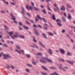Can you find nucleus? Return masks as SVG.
I'll return each mask as SVG.
<instances>
[{
  "mask_svg": "<svg viewBox=\"0 0 75 75\" xmlns=\"http://www.w3.org/2000/svg\"><path fill=\"white\" fill-rule=\"evenodd\" d=\"M36 17L37 18H38L39 19H40V20H41V17H40V16H39V15H37Z\"/></svg>",
  "mask_w": 75,
  "mask_h": 75,
  "instance_id": "6ab92c4d",
  "label": "nucleus"
},
{
  "mask_svg": "<svg viewBox=\"0 0 75 75\" xmlns=\"http://www.w3.org/2000/svg\"><path fill=\"white\" fill-rule=\"evenodd\" d=\"M59 51L62 54H64L65 53V50L62 49H59Z\"/></svg>",
  "mask_w": 75,
  "mask_h": 75,
  "instance_id": "39448f33",
  "label": "nucleus"
},
{
  "mask_svg": "<svg viewBox=\"0 0 75 75\" xmlns=\"http://www.w3.org/2000/svg\"><path fill=\"white\" fill-rule=\"evenodd\" d=\"M52 19H53V20H55L56 19L54 15H53L52 16Z\"/></svg>",
  "mask_w": 75,
  "mask_h": 75,
  "instance_id": "b1692460",
  "label": "nucleus"
},
{
  "mask_svg": "<svg viewBox=\"0 0 75 75\" xmlns=\"http://www.w3.org/2000/svg\"><path fill=\"white\" fill-rule=\"evenodd\" d=\"M20 51L21 52H22V53H23V54H24V50H20Z\"/></svg>",
  "mask_w": 75,
  "mask_h": 75,
  "instance_id": "37998d69",
  "label": "nucleus"
},
{
  "mask_svg": "<svg viewBox=\"0 0 75 75\" xmlns=\"http://www.w3.org/2000/svg\"><path fill=\"white\" fill-rule=\"evenodd\" d=\"M60 61H62V62H64L65 61H64V59H61V58L60 59Z\"/></svg>",
  "mask_w": 75,
  "mask_h": 75,
  "instance_id": "49530a36",
  "label": "nucleus"
},
{
  "mask_svg": "<svg viewBox=\"0 0 75 75\" xmlns=\"http://www.w3.org/2000/svg\"><path fill=\"white\" fill-rule=\"evenodd\" d=\"M37 55H38L41 56V55H42V54L41 53H37Z\"/></svg>",
  "mask_w": 75,
  "mask_h": 75,
  "instance_id": "4c0bfd02",
  "label": "nucleus"
},
{
  "mask_svg": "<svg viewBox=\"0 0 75 75\" xmlns=\"http://www.w3.org/2000/svg\"><path fill=\"white\" fill-rule=\"evenodd\" d=\"M12 20H14H14H15V19H16L15 18H13V17H12L11 18Z\"/></svg>",
  "mask_w": 75,
  "mask_h": 75,
  "instance_id": "6e6d98bb",
  "label": "nucleus"
},
{
  "mask_svg": "<svg viewBox=\"0 0 75 75\" xmlns=\"http://www.w3.org/2000/svg\"><path fill=\"white\" fill-rule=\"evenodd\" d=\"M16 47L17 49H18V50H20V47L16 45Z\"/></svg>",
  "mask_w": 75,
  "mask_h": 75,
  "instance_id": "cd10ccee",
  "label": "nucleus"
},
{
  "mask_svg": "<svg viewBox=\"0 0 75 75\" xmlns=\"http://www.w3.org/2000/svg\"><path fill=\"white\" fill-rule=\"evenodd\" d=\"M37 27H39V28H42V27H41V26L40 25H37Z\"/></svg>",
  "mask_w": 75,
  "mask_h": 75,
  "instance_id": "bb28decb",
  "label": "nucleus"
},
{
  "mask_svg": "<svg viewBox=\"0 0 75 75\" xmlns=\"http://www.w3.org/2000/svg\"><path fill=\"white\" fill-rule=\"evenodd\" d=\"M1 13H5V11H1Z\"/></svg>",
  "mask_w": 75,
  "mask_h": 75,
  "instance_id": "864d4df0",
  "label": "nucleus"
},
{
  "mask_svg": "<svg viewBox=\"0 0 75 75\" xmlns=\"http://www.w3.org/2000/svg\"><path fill=\"white\" fill-rule=\"evenodd\" d=\"M7 34L10 35V37H11V38H12L13 39H14V38L12 36V35L13 34V32H7Z\"/></svg>",
  "mask_w": 75,
  "mask_h": 75,
  "instance_id": "7ed1b4c3",
  "label": "nucleus"
},
{
  "mask_svg": "<svg viewBox=\"0 0 75 75\" xmlns=\"http://www.w3.org/2000/svg\"><path fill=\"white\" fill-rule=\"evenodd\" d=\"M10 15L11 16V17H14L13 15V13H11V14H10Z\"/></svg>",
  "mask_w": 75,
  "mask_h": 75,
  "instance_id": "8fccbe9b",
  "label": "nucleus"
},
{
  "mask_svg": "<svg viewBox=\"0 0 75 75\" xmlns=\"http://www.w3.org/2000/svg\"><path fill=\"white\" fill-rule=\"evenodd\" d=\"M1 41L2 42H4V40L3 39H2L1 40Z\"/></svg>",
  "mask_w": 75,
  "mask_h": 75,
  "instance_id": "4d7b16f0",
  "label": "nucleus"
},
{
  "mask_svg": "<svg viewBox=\"0 0 75 75\" xmlns=\"http://www.w3.org/2000/svg\"><path fill=\"white\" fill-rule=\"evenodd\" d=\"M61 10H65V8L64 7V6H62V7L61 8Z\"/></svg>",
  "mask_w": 75,
  "mask_h": 75,
  "instance_id": "dca6fc26",
  "label": "nucleus"
},
{
  "mask_svg": "<svg viewBox=\"0 0 75 75\" xmlns=\"http://www.w3.org/2000/svg\"><path fill=\"white\" fill-rule=\"evenodd\" d=\"M42 12H43V13H44V14H45L46 12H45V10H44L42 11Z\"/></svg>",
  "mask_w": 75,
  "mask_h": 75,
  "instance_id": "603ef678",
  "label": "nucleus"
},
{
  "mask_svg": "<svg viewBox=\"0 0 75 75\" xmlns=\"http://www.w3.org/2000/svg\"><path fill=\"white\" fill-rule=\"evenodd\" d=\"M42 34L44 38H47V36H46L45 34L44 33Z\"/></svg>",
  "mask_w": 75,
  "mask_h": 75,
  "instance_id": "5701e85b",
  "label": "nucleus"
},
{
  "mask_svg": "<svg viewBox=\"0 0 75 75\" xmlns=\"http://www.w3.org/2000/svg\"><path fill=\"white\" fill-rule=\"evenodd\" d=\"M42 59H45V60H40V62L42 63H46L47 61V62H52V61H51V60L45 57H42Z\"/></svg>",
  "mask_w": 75,
  "mask_h": 75,
  "instance_id": "f257e3e1",
  "label": "nucleus"
},
{
  "mask_svg": "<svg viewBox=\"0 0 75 75\" xmlns=\"http://www.w3.org/2000/svg\"><path fill=\"white\" fill-rule=\"evenodd\" d=\"M10 68H11V69H14V67L13 66H11L10 67Z\"/></svg>",
  "mask_w": 75,
  "mask_h": 75,
  "instance_id": "72a5a7b5",
  "label": "nucleus"
},
{
  "mask_svg": "<svg viewBox=\"0 0 75 75\" xmlns=\"http://www.w3.org/2000/svg\"><path fill=\"white\" fill-rule=\"evenodd\" d=\"M41 19L43 20V21L44 22H45V23H46V20H45V19L43 18H41Z\"/></svg>",
  "mask_w": 75,
  "mask_h": 75,
  "instance_id": "4be33fe9",
  "label": "nucleus"
},
{
  "mask_svg": "<svg viewBox=\"0 0 75 75\" xmlns=\"http://www.w3.org/2000/svg\"><path fill=\"white\" fill-rule=\"evenodd\" d=\"M65 30H63L62 31V33H64L65 32Z\"/></svg>",
  "mask_w": 75,
  "mask_h": 75,
  "instance_id": "69168bd1",
  "label": "nucleus"
},
{
  "mask_svg": "<svg viewBox=\"0 0 75 75\" xmlns=\"http://www.w3.org/2000/svg\"><path fill=\"white\" fill-rule=\"evenodd\" d=\"M66 6H67V7L68 8H72V6H71L70 5L68 4H66Z\"/></svg>",
  "mask_w": 75,
  "mask_h": 75,
  "instance_id": "2eb2a0df",
  "label": "nucleus"
},
{
  "mask_svg": "<svg viewBox=\"0 0 75 75\" xmlns=\"http://www.w3.org/2000/svg\"><path fill=\"white\" fill-rule=\"evenodd\" d=\"M56 21L57 22V24L59 26H61L62 25V24L60 23H61V20L59 19H57L56 20Z\"/></svg>",
  "mask_w": 75,
  "mask_h": 75,
  "instance_id": "20e7f679",
  "label": "nucleus"
},
{
  "mask_svg": "<svg viewBox=\"0 0 75 75\" xmlns=\"http://www.w3.org/2000/svg\"><path fill=\"white\" fill-rule=\"evenodd\" d=\"M3 46L5 47H8V46H7V45L6 44H3Z\"/></svg>",
  "mask_w": 75,
  "mask_h": 75,
  "instance_id": "2f4dec72",
  "label": "nucleus"
},
{
  "mask_svg": "<svg viewBox=\"0 0 75 75\" xmlns=\"http://www.w3.org/2000/svg\"><path fill=\"white\" fill-rule=\"evenodd\" d=\"M23 27L25 29H26L27 30H28V27L25 26H23Z\"/></svg>",
  "mask_w": 75,
  "mask_h": 75,
  "instance_id": "a878e982",
  "label": "nucleus"
},
{
  "mask_svg": "<svg viewBox=\"0 0 75 75\" xmlns=\"http://www.w3.org/2000/svg\"><path fill=\"white\" fill-rule=\"evenodd\" d=\"M35 18H36L35 19V22H37V21H38V19L37 18L35 17Z\"/></svg>",
  "mask_w": 75,
  "mask_h": 75,
  "instance_id": "a18cd8bd",
  "label": "nucleus"
},
{
  "mask_svg": "<svg viewBox=\"0 0 75 75\" xmlns=\"http://www.w3.org/2000/svg\"><path fill=\"white\" fill-rule=\"evenodd\" d=\"M26 55L27 57V58H30V55L28 54H26Z\"/></svg>",
  "mask_w": 75,
  "mask_h": 75,
  "instance_id": "7c9ffc66",
  "label": "nucleus"
},
{
  "mask_svg": "<svg viewBox=\"0 0 75 75\" xmlns=\"http://www.w3.org/2000/svg\"><path fill=\"white\" fill-rule=\"evenodd\" d=\"M64 15L65 17H67V15L66 14V13H64Z\"/></svg>",
  "mask_w": 75,
  "mask_h": 75,
  "instance_id": "e2e57ef3",
  "label": "nucleus"
},
{
  "mask_svg": "<svg viewBox=\"0 0 75 75\" xmlns=\"http://www.w3.org/2000/svg\"><path fill=\"white\" fill-rule=\"evenodd\" d=\"M49 35H51L52 36V35H53V34L52 33L49 32Z\"/></svg>",
  "mask_w": 75,
  "mask_h": 75,
  "instance_id": "c9c22d12",
  "label": "nucleus"
},
{
  "mask_svg": "<svg viewBox=\"0 0 75 75\" xmlns=\"http://www.w3.org/2000/svg\"><path fill=\"white\" fill-rule=\"evenodd\" d=\"M67 55H71V53L68 52L67 53Z\"/></svg>",
  "mask_w": 75,
  "mask_h": 75,
  "instance_id": "79ce46f5",
  "label": "nucleus"
},
{
  "mask_svg": "<svg viewBox=\"0 0 75 75\" xmlns=\"http://www.w3.org/2000/svg\"><path fill=\"white\" fill-rule=\"evenodd\" d=\"M18 23L19 25H22V23L21 22H19Z\"/></svg>",
  "mask_w": 75,
  "mask_h": 75,
  "instance_id": "c03bdc74",
  "label": "nucleus"
},
{
  "mask_svg": "<svg viewBox=\"0 0 75 75\" xmlns=\"http://www.w3.org/2000/svg\"><path fill=\"white\" fill-rule=\"evenodd\" d=\"M33 26L34 27H37V26H36V25L35 24L33 25Z\"/></svg>",
  "mask_w": 75,
  "mask_h": 75,
  "instance_id": "0e129e2a",
  "label": "nucleus"
},
{
  "mask_svg": "<svg viewBox=\"0 0 75 75\" xmlns=\"http://www.w3.org/2000/svg\"><path fill=\"white\" fill-rule=\"evenodd\" d=\"M25 70L27 72H30V70L28 69H25Z\"/></svg>",
  "mask_w": 75,
  "mask_h": 75,
  "instance_id": "3c124183",
  "label": "nucleus"
},
{
  "mask_svg": "<svg viewBox=\"0 0 75 75\" xmlns=\"http://www.w3.org/2000/svg\"><path fill=\"white\" fill-rule=\"evenodd\" d=\"M6 67L7 68H8H8H10V66H9V65H8V64H7L6 65Z\"/></svg>",
  "mask_w": 75,
  "mask_h": 75,
  "instance_id": "473e14b6",
  "label": "nucleus"
},
{
  "mask_svg": "<svg viewBox=\"0 0 75 75\" xmlns=\"http://www.w3.org/2000/svg\"><path fill=\"white\" fill-rule=\"evenodd\" d=\"M26 65L28 66V67H33L32 65L30 64H27Z\"/></svg>",
  "mask_w": 75,
  "mask_h": 75,
  "instance_id": "412c9836",
  "label": "nucleus"
},
{
  "mask_svg": "<svg viewBox=\"0 0 75 75\" xmlns=\"http://www.w3.org/2000/svg\"><path fill=\"white\" fill-rule=\"evenodd\" d=\"M35 47H36V48H38V46H37V45H35Z\"/></svg>",
  "mask_w": 75,
  "mask_h": 75,
  "instance_id": "680f3d73",
  "label": "nucleus"
},
{
  "mask_svg": "<svg viewBox=\"0 0 75 75\" xmlns=\"http://www.w3.org/2000/svg\"><path fill=\"white\" fill-rule=\"evenodd\" d=\"M21 8L22 10L21 11V14L22 15H24V9L23 7H21Z\"/></svg>",
  "mask_w": 75,
  "mask_h": 75,
  "instance_id": "423d86ee",
  "label": "nucleus"
},
{
  "mask_svg": "<svg viewBox=\"0 0 75 75\" xmlns=\"http://www.w3.org/2000/svg\"><path fill=\"white\" fill-rule=\"evenodd\" d=\"M4 28L6 30H8V28L5 26V25H4Z\"/></svg>",
  "mask_w": 75,
  "mask_h": 75,
  "instance_id": "f704fd0d",
  "label": "nucleus"
},
{
  "mask_svg": "<svg viewBox=\"0 0 75 75\" xmlns=\"http://www.w3.org/2000/svg\"><path fill=\"white\" fill-rule=\"evenodd\" d=\"M26 8L28 10H29V7L28 5H27V6H26Z\"/></svg>",
  "mask_w": 75,
  "mask_h": 75,
  "instance_id": "09e8293b",
  "label": "nucleus"
},
{
  "mask_svg": "<svg viewBox=\"0 0 75 75\" xmlns=\"http://www.w3.org/2000/svg\"><path fill=\"white\" fill-rule=\"evenodd\" d=\"M70 41L71 42H74V40L72 39H70Z\"/></svg>",
  "mask_w": 75,
  "mask_h": 75,
  "instance_id": "13d9d810",
  "label": "nucleus"
},
{
  "mask_svg": "<svg viewBox=\"0 0 75 75\" xmlns=\"http://www.w3.org/2000/svg\"><path fill=\"white\" fill-rule=\"evenodd\" d=\"M29 8H30L31 10H33V9L31 7V6H29Z\"/></svg>",
  "mask_w": 75,
  "mask_h": 75,
  "instance_id": "5fc2aeb1",
  "label": "nucleus"
},
{
  "mask_svg": "<svg viewBox=\"0 0 75 75\" xmlns=\"http://www.w3.org/2000/svg\"><path fill=\"white\" fill-rule=\"evenodd\" d=\"M15 51H16V52H18V53H19L20 54H21V53L20 52L17 50V49H16L15 50Z\"/></svg>",
  "mask_w": 75,
  "mask_h": 75,
  "instance_id": "e433bc0d",
  "label": "nucleus"
},
{
  "mask_svg": "<svg viewBox=\"0 0 75 75\" xmlns=\"http://www.w3.org/2000/svg\"><path fill=\"white\" fill-rule=\"evenodd\" d=\"M68 18L70 20L71 19V15L69 13H68Z\"/></svg>",
  "mask_w": 75,
  "mask_h": 75,
  "instance_id": "ddd939ff",
  "label": "nucleus"
},
{
  "mask_svg": "<svg viewBox=\"0 0 75 75\" xmlns=\"http://www.w3.org/2000/svg\"><path fill=\"white\" fill-rule=\"evenodd\" d=\"M34 32L36 35H38V31L37 29H34Z\"/></svg>",
  "mask_w": 75,
  "mask_h": 75,
  "instance_id": "0eeeda50",
  "label": "nucleus"
},
{
  "mask_svg": "<svg viewBox=\"0 0 75 75\" xmlns=\"http://www.w3.org/2000/svg\"><path fill=\"white\" fill-rule=\"evenodd\" d=\"M19 37H20V38H24V36L22 35H20L19 36Z\"/></svg>",
  "mask_w": 75,
  "mask_h": 75,
  "instance_id": "393cba45",
  "label": "nucleus"
},
{
  "mask_svg": "<svg viewBox=\"0 0 75 75\" xmlns=\"http://www.w3.org/2000/svg\"><path fill=\"white\" fill-rule=\"evenodd\" d=\"M3 55L4 56V59H6L8 58H10V55L8 54H3Z\"/></svg>",
  "mask_w": 75,
  "mask_h": 75,
  "instance_id": "f03ea898",
  "label": "nucleus"
},
{
  "mask_svg": "<svg viewBox=\"0 0 75 75\" xmlns=\"http://www.w3.org/2000/svg\"><path fill=\"white\" fill-rule=\"evenodd\" d=\"M32 63L33 64L35 65H37L36 63L34 62V59H32Z\"/></svg>",
  "mask_w": 75,
  "mask_h": 75,
  "instance_id": "9b49d317",
  "label": "nucleus"
},
{
  "mask_svg": "<svg viewBox=\"0 0 75 75\" xmlns=\"http://www.w3.org/2000/svg\"><path fill=\"white\" fill-rule=\"evenodd\" d=\"M50 69H55V68L54 67H50Z\"/></svg>",
  "mask_w": 75,
  "mask_h": 75,
  "instance_id": "052dcab7",
  "label": "nucleus"
},
{
  "mask_svg": "<svg viewBox=\"0 0 75 75\" xmlns=\"http://www.w3.org/2000/svg\"><path fill=\"white\" fill-rule=\"evenodd\" d=\"M13 35L16 38H17L18 37V33H15V35Z\"/></svg>",
  "mask_w": 75,
  "mask_h": 75,
  "instance_id": "9d476101",
  "label": "nucleus"
},
{
  "mask_svg": "<svg viewBox=\"0 0 75 75\" xmlns=\"http://www.w3.org/2000/svg\"><path fill=\"white\" fill-rule=\"evenodd\" d=\"M43 27H44V29L45 30H47V27L45 26H44Z\"/></svg>",
  "mask_w": 75,
  "mask_h": 75,
  "instance_id": "ea45409f",
  "label": "nucleus"
},
{
  "mask_svg": "<svg viewBox=\"0 0 75 75\" xmlns=\"http://www.w3.org/2000/svg\"><path fill=\"white\" fill-rule=\"evenodd\" d=\"M73 28H74V29H75V30H74V32H75V27L73 26Z\"/></svg>",
  "mask_w": 75,
  "mask_h": 75,
  "instance_id": "774afa93",
  "label": "nucleus"
},
{
  "mask_svg": "<svg viewBox=\"0 0 75 75\" xmlns=\"http://www.w3.org/2000/svg\"><path fill=\"white\" fill-rule=\"evenodd\" d=\"M66 61H67V62H69V63L70 64H73V63H74L73 62H72L68 60H66Z\"/></svg>",
  "mask_w": 75,
  "mask_h": 75,
  "instance_id": "f8f14e48",
  "label": "nucleus"
},
{
  "mask_svg": "<svg viewBox=\"0 0 75 75\" xmlns=\"http://www.w3.org/2000/svg\"><path fill=\"white\" fill-rule=\"evenodd\" d=\"M31 4L32 5V6H34V3L32 1L31 2H30Z\"/></svg>",
  "mask_w": 75,
  "mask_h": 75,
  "instance_id": "58836bf2",
  "label": "nucleus"
},
{
  "mask_svg": "<svg viewBox=\"0 0 75 75\" xmlns=\"http://www.w3.org/2000/svg\"><path fill=\"white\" fill-rule=\"evenodd\" d=\"M41 74H42V75H48V74H47L41 72Z\"/></svg>",
  "mask_w": 75,
  "mask_h": 75,
  "instance_id": "c85d7f7f",
  "label": "nucleus"
},
{
  "mask_svg": "<svg viewBox=\"0 0 75 75\" xmlns=\"http://www.w3.org/2000/svg\"><path fill=\"white\" fill-rule=\"evenodd\" d=\"M62 65L61 64L59 65V69H62Z\"/></svg>",
  "mask_w": 75,
  "mask_h": 75,
  "instance_id": "c756f323",
  "label": "nucleus"
},
{
  "mask_svg": "<svg viewBox=\"0 0 75 75\" xmlns=\"http://www.w3.org/2000/svg\"><path fill=\"white\" fill-rule=\"evenodd\" d=\"M39 43L40 44V45H41V47H43V48H44V47H45V46L43 45L42 43H41V42H39Z\"/></svg>",
  "mask_w": 75,
  "mask_h": 75,
  "instance_id": "1a4fd4ad",
  "label": "nucleus"
},
{
  "mask_svg": "<svg viewBox=\"0 0 75 75\" xmlns=\"http://www.w3.org/2000/svg\"><path fill=\"white\" fill-rule=\"evenodd\" d=\"M33 9L35 11H38V10H39V9L36 7H33Z\"/></svg>",
  "mask_w": 75,
  "mask_h": 75,
  "instance_id": "a211bd4d",
  "label": "nucleus"
},
{
  "mask_svg": "<svg viewBox=\"0 0 75 75\" xmlns=\"http://www.w3.org/2000/svg\"><path fill=\"white\" fill-rule=\"evenodd\" d=\"M47 9L48 10H50V11H52V10H51V8H50L49 7L47 6Z\"/></svg>",
  "mask_w": 75,
  "mask_h": 75,
  "instance_id": "de8ad7c7",
  "label": "nucleus"
},
{
  "mask_svg": "<svg viewBox=\"0 0 75 75\" xmlns=\"http://www.w3.org/2000/svg\"><path fill=\"white\" fill-rule=\"evenodd\" d=\"M62 21L64 22H65V21H66V20H65V18H64L63 17H62Z\"/></svg>",
  "mask_w": 75,
  "mask_h": 75,
  "instance_id": "aec40b11",
  "label": "nucleus"
},
{
  "mask_svg": "<svg viewBox=\"0 0 75 75\" xmlns=\"http://www.w3.org/2000/svg\"><path fill=\"white\" fill-rule=\"evenodd\" d=\"M54 7H56L57 8L56 9H55V8H54V10L55 11H57V10H58V8L57 7V4H54Z\"/></svg>",
  "mask_w": 75,
  "mask_h": 75,
  "instance_id": "6e6552de",
  "label": "nucleus"
},
{
  "mask_svg": "<svg viewBox=\"0 0 75 75\" xmlns=\"http://www.w3.org/2000/svg\"><path fill=\"white\" fill-rule=\"evenodd\" d=\"M27 14L28 16H30V13H27Z\"/></svg>",
  "mask_w": 75,
  "mask_h": 75,
  "instance_id": "bf43d9fd",
  "label": "nucleus"
},
{
  "mask_svg": "<svg viewBox=\"0 0 75 75\" xmlns=\"http://www.w3.org/2000/svg\"><path fill=\"white\" fill-rule=\"evenodd\" d=\"M48 52L50 54H52V50L50 49H48Z\"/></svg>",
  "mask_w": 75,
  "mask_h": 75,
  "instance_id": "4468645a",
  "label": "nucleus"
},
{
  "mask_svg": "<svg viewBox=\"0 0 75 75\" xmlns=\"http://www.w3.org/2000/svg\"><path fill=\"white\" fill-rule=\"evenodd\" d=\"M30 21H31V22L32 23H34V21H33V20H31Z\"/></svg>",
  "mask_w": 75,
  "mask_h": 75,
  "instance_id": "338daca9",
  "label": "nucleus"
},
{
  "mask_svg": "<svg viewBox=\"0 0 75 75\" xmlns=\"http://www.w3.org/2000/svg\"><path fill=\"white\" fill-rule=\"evenodd\" d=\"M41 67L42 69H44V70H45V71H47V69L45 68V67L43 66H42Z\"/></svg>",
  "mask_w": 75,
  "mask_h": 75,
  "instance_id": "f3484780",
  "label": "nucleus"
},
{
  "mask_svg": "<svg viewBox=\"0 0 75 75\" xmlns=\"http://www.w3.org/2000/svg\"><path fill=\"white\" fill-rule=\"evenodd\" d=\"M33 40L34 42H37V41L35 39V37H34L33 38Z\"/></svg>",
  "mask_w": 75,
  "mask_h": 75,
  "instance_id": "a19ab883",
  "label": "nucleus"
}]
</instances>
